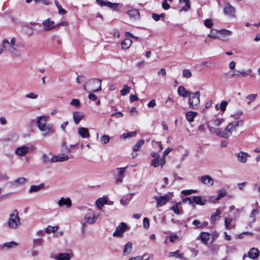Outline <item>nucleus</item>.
Here are the masks:
<instances>
[{
    "label": "nucleus",
    "mask_w": 260,
    "mask_h": 260,
    "mask_svg": "<svg viewBox=\"0 0 260 260\" xmlns=\"http://www.w3.org/2000/svg\"><path fill=\"white\" fill-rule=\"evenodd\" d=\"M49 119L48 115H41L36 117V124L39 129L42 132L43 137H46L55 133L53 125L48 123Z\"/></svg>",
    "instance_id": "nucleus-1"
},
{
    "label": "nucleus",
    "mask_w": 260,
    "mask_h": 260,
    "mask_svg": "<svg viewBox=\"0 0 260 260\" xmlns=\"http://www.w3.org/2000/svg\"><path fill=\"white\" fill-rule=\"evenodd\" d=\"M243 124V120L231 122L226 126L224 130L221 129V132L218 134V136L223 138H228L232 135L234 131H236L239 126H241Z\"/></svg>",
    "instance_id": "nucleus-2"
},
{
    "label": "nucleus",
    "mask_w": 260,
    "mask_h": 260,
    "mask_svg": "<svg viewBox=\"0 0 260 260\" xmlns=\"http://www.w3.org/2000/svg\"><path fill=\"white\" fill-rule=\"evenodd\" d=\"M7 225L9 229L13 230L18 229L21 225L20 218L17 209L14 210L9 215Z\"/></svg>",
    "instance_id": "nucleus-3"
},
{
    "label": "nucleus",
    "mask_w": 260,
    "mask_h": 260,
    "mask_svg": "<svg viewBox=\"0 0 260 260\" xmlns=\"http://www.w3.org/2000/svg\"><path fill=\"white\" fill-rule=\"evenodd\" d=\"M102 80L92 79L83 85L84 89L88 92H95L101 90Z\"/></svg>",
    "instance_id": "nucleus-4"
},
{
    "label": "nucleus",
    "mask_w": 260,
    "mask_h": 260,
    "mask_svg": "<svg viewBox=\"0 0 260 260\" xmlns=\"http://www.w3.org/2000/svg\"><path fill=\"white\" fill-rule=\"evenodd\" d=\"M200 96L199 91L191 92L189 96V106L191 109L197 110L200 106Z\"/></svg>",
    "instance_id": "nucleus-5"
},
{
    "label": "nucleus",
    "mask_w": 260,
    "mask_h": 260,
    "mask_svg": "<svg viewBox=\"0 0 260 260\" xmlns=\"http://www.w3.org/2000/svg\"><path fill=\"white\" fill-rule=\"evenodd\" d=\"M173 196L172 192H168L164 196L153 197V199L156 202L157 208L165 205L172 198Z\"/></svg>",
    "instance_id": "nucleus-6"
},
{
    "label": "nucleus",
    "mask_w": 260,
    "mask_h": 260,
    "mask_svg": "<svg viewBox=\"0 0 260 260\" xmlns=\"http://www.w3.org/2000/svg\"><path fill=\"white\" fill-rule=\"evenodd\" d=\"M100 213L95 211L92 210L91 209H90L85 214L84 217V220L86 223L89 224H92L96 221L97 219L100 216Z\"/></svg>",
    "instance_id": "nucleus-7"
},
{
    "label": "nucleus",
    "mask_w": 260,
    "mask_h": 260,
    "mask_svg": "<svg viewBox=\"0 0 260 260\" xmlns=\"http://www.w3.org/2000/svg\"><path fill=\"white\" fill-rule=\"evenodd\" d=\"M7 45H8L9 47L12 46H16L20 48H23L24 47V45L23 43L20 42L16 43L15 38H12L10 42H9L7 39L4 40L2 42V46L3 48H7Z\"/></svg>",
    "instance_id": "nucleus-8"
},
{
    "label": "nucleus",
    "mask_w": 260,
    "mask_h": 260,
    "mask_svg": "<svg viewBox=\"0 0 260 260\" xmlns=\"http://www.w3.org/2000/svg\"><path fill=\"white\" fill-rule=\"evenodd\" d=\"M128 227L125 223L121 222L120 224L116 228V230L114 232L113 236L116 237H121L123 233L127 230Z\"/></svg>",
    "instance_id": "nucleus-9"
},
{
    "label": "nucleus",
    "mask_w": 260,
    "mask_h": 260,
    "mask_svg": "<svg viewBox=\"0 0 260 260\" xmlns=\"http://www.w3.org/2000/svg\"><path fill=\"white\" fill-rule=\"evenodd\" d=\"M223 12L225 15L230 18H234L235 17L236 10L235 8L229 3L225 4Z\"/></svg>",
    "instance_id": "nucleus-10"
},
{
    "label": "nucleus",
    "mask_w": 260,
    "mask_h": 260,
    "mask_svg": "<svg viewBox=\"0 0 260 260\" xmlns=\"http://www.w3.org/2000/svg\"><path fill=\"white\" fill-rule=\"evenodd\" d=\"M42 24L44 26L46 31H49L56 28V24H54V22L51 20L50 18L43 20Z\"/></svg>",
    "instance_id": "nucleus-11"
},
{
    "label": "nucleus",
    "mask_w": 260,
    "mask_h": 260,
    "mask_svg": "<svg viewBox=\"0 0 260 260\" xmlns=\"http://www.w3.org/2000/svg\"><path fill=\"white\" fill-rule=\"evenodd\" d=\"M29 151V148L26 145H22L17 147L15 150V153L19 156L26 155Z\"/></svg>",
    "instance_id": "nucleus-12"
},
{
    "label": "nucleus",
    "mask_w": 260,
    "mask_h": 260,
    "mask_svg": "<svg viewBox=\"0 0 260 260\" xmlns=\"http://www.w3.org/2000/svg\"><path fill=\"white\" fill-rule=\"evenodd\" d=\"M96 2L101 6L107 7L114 10L116 9L117 6L119 5V4L117 3H112L107 0H96Z\"/></svg>",
    "instance_id": "nucleus-13"
},
{
    "label": "nucleus",
    "mask_w": 260,
    "mask_h": 260,
    "mask_svg": "<svg viewBox=\"0 0 260 260\" xmlns=\"http://www.w3.org/2000/svg\"><path fill=\"white\" fill-rule=\"evenodd\" d=\"M126 14L128 15L130 19L137 20L140 18V12L138 9L133 8L128 10L126 12Z\"/></svg>",
    "instance_id": "nucleus-14"
},
{
    "label": "nucleus",
    "mask_w": 260,
    "mask_h": 260,
    "mask_svg": "<svg viewBox=\"0 0 260 260\" xmlns=\"http://www.w3.org/2000/svg\"><path fill=\"white\" fill-rule=\"evenodd\" d=\"M166 163L165 158L162 157H157L154 158L151 160V165L154 168L158 167L160 166L161 168H162Z\"/></svg>",
    "instance_id": "nucleus-15"
},
{
    "label": "nucleus",
    "mask_w": 260,
    "mask_h": 260,
    "mask_svg": "<svg viewBox=\"0 0 260 260\" xmlns=\"http://www.w3.org/2000/svg\"><path fill=\"white\" fill-rule=\"evenodd\" d=\"M57 204L59 207H62L66 206L67 208H70L72 206V201L69 198L62 197L58 201Z\"/></svg>",
    "instance_id": "nucleus-16"
},
{
    "label": "nucleus",
    "mask_w": 260,
    "mask_h": 260,
    "mask_svg": "<svg viewBox=\"0 0 260 260\" xmlns=\"http://www.w3.org/2000/svg\"><path fill=\"white\" fill-rule=\"evenodd\" d=\"M219 32L220 34L219 39L224 41H228L229 40L228 37L231 36L233 33L232 31L224 29L219 30Z\"/></svg>",
    "instance_id": "nucleus-17"
},
{
    "label": "nucleus",
    "mask_w": 260,
    "mask_h": 260,
    "mask_svg": "<svg viewBox=\"0 0 260 260\" xmlns=\"http://www.w3.org/2000/svg\"><path fill=\"white\" fill-rule=\"evenodd\" d=\"M69 158L67 155L64 154H59L57 155H53L51 159V161L53 162H62L68 160Z\"/></svg>",
    "instance_id": "nucleus-18"
},
{
    "label": "nucleus",
    "mask_w": 260,
    "mask_h": 260,
    "mask_svg": "<svg viewBox=\"0 0 260 260\" xmlns=\"http://www.w3.org/2000/svg\"><path fill=\"white\" fill-rule=\"evenodd\" d=\"M259 255V250L254 247L250 248L247 252V256L251 259H256Z\"/></svg>",
    "instance_id": "nucleus-19"
},
{
    "label": "nucleus",
    "mask_w": 260,
    "mask_h": 260,
    "mask_svg": "<svg viewBox=\"0 0 260 260\" xmlns=\"http://www.w3.org/2000/svg\"><path fill=\"white\" fill-rule=\"evenodd\" d=\"M56 260H70L71 258V255L68 253H60L55 256H51Z\"/></svg>",
    "instance_id": "nucleus-20"
},
{
    "label": "nucleus",
    "mask_w": 260,
    "mask_h": 260,
    "mask_svg": "<svg viewBox=\"0 0 260 260\" xmlns=\"http://www.w3.org/2000/svg\"><path fill=\"white\" fill-rule=\"evenodd\" d=\"M237 159L241 163L246 162L247 158L250 157V155L247 152L240 151L237 154Z\"/></svg>",
    "instance_id": "nucleus-21"
},
{
    "label": "nucleus",
    "mask_w": 260,
    "mask_h": 260,
    "mask_svg": "<svg viewBox=\"0 0 260 260\" xmlns=\"http://www.w3.org/2000/svg\"><path fill=\"white\" fill-rule=\"evenodd\" d=\"M126 167L117 168L116 169L118 171V178L115 180L116 183H120L122 182L123 178L124 177V172Z\"/></svg>",
    "instance_id": "nucleus-22"
},
{
    "label": "nucleus",
    "mask_w": 260,
    "mask_h": 260,
    "mask_svg": "<svg viewBox=\"0 0 260 260\" xmlns=\"http://www.w3.org/2000/svg\"><path fill=\"white\" fill-rule=\"evenodd\" d=\"M200 181L205 185H212L214 183L213 179L209 175H204L199 178Z\"/></svg>",
    "instance_id": "nucleus-23"
},
{
    "label": "nucleus",
    "mask_w": 260,
    "mask_h": 260,
    "mask_svg": "<svg viewBox=\"0 0 260 260\" xmlns=\"http://www.w3.org/2000/svg\"><path fill=\"white\" fill-rule=\"evenodd\" d=\"M73 117L75 123L77 124L84 118V114L82 112L74 111L73 113Z\"/></svg>",
    "instance_id": "nucleus-24"
},
{
    "label": "nucleus",
    "mask_w": 260,
    "mask_h": 260,
    "mask_svg": "<svg viewBox=\"0 0 260 260\" xmlns=\"http://www.w3.org/2000/svg\"><path fill=\"white\" fill-rule=\"evenodd\" d=\"M208 223L206 221H200L198 220H194L192 221V224L194 226V229L202 230L206 228Z\"/></svg>",
    "instance_id": "nucleus-25"
},
{
    "label": "nucleus",
    "mask_w": 260,
    "mask_h": 260,
    "mask_svg": "<svg viewBox=\"0 0 260 260\" xmlns=\"http://www.w3.org/2000/svg\"><path fill=\"white\" fill-rule=\"evenodd\" d=\"M8 51L11 54L12 56L14 57H21V52L17 49L15 46H12L8 48Z\"/></svg>",
    "instance_id": "nucleus-26"
},
{
    "label": "nucleus",
    "mask_w": 260,
    "mask_h": 260,
    "mask_svg": "<svg viewBox=\"0 0 260 260\" xmlns=\"http://www.w3.org/2000/svg\"><path fill=\"white\" fill-rule=\"evenodd\" d=\"M198 240H201L202 243L206 244L210 240V234L206 232H202L197 238Z\"/></svg>",
    "instance_id": "nucleus-27"
},
{
    "label": "nucleus",
    "mask_w": 260,
    "mask_h": 260,
    "mask_svg": "<svg viewBox=\"0 0 260 260\" xmlns=\"http://www.w3.org/2000/svg\"><path fill=\"white\" fill-rule=\"evenodd\" d=\"M178 94L183 98L189 96L191 92L187 91L183 86H179L177 89Z\"/></svg>",
    "instance_id": "nucleus-28"
},
{
    "label": "nucleus",
    "mask_w": 260,
    "mask_h": 260,
    "mask_svg": "<svg viewBox=\"0 0 260 260\" xmlns=\"http://www.w3.org/2000/svg\"><path fill=\"white\" fill-rule=\"evenodd\" d=\"M78 134L82 138H88L89 137V133L87 128H79L78 129Z\"/></svg>",
    "instance_id": "nucleus-29"
},
{
    "label": "nucleus",
    "mask_w": 260,
    "mask_h": 260,
    "mask_svg": "<svg viewBox=\"0 0 260 260\" xmlns=\"http://www.w3.org/2000/svg\"><path fill=\"white\" fill-rule=\"evenodd\" d=\"M192 203L200 205H204L206 202V200L203 199L200 196H193L192 197Z\"/></svg>",
    "instance_id": "nucleus-30"
},
{
    "label": "nucleus",
    "mask_w": 260,
    "mask_h": 260,
    "mask_svg": "<svg viewBox=\"0 0 260 260\" xmlns=\"http://www.w3.org/2000/svg\"><path fill=\"white\" fill-rule=\"evenodd\" d=\"M18 243L14 242V241H11L9 242H6L4 243L3 245L1 246L2 249H4L5 248H6L8 249H10L11 248H15L18 246Z\"/></svg>",
    "instance_id": "nucleus-31"
},
{
    "label": "nucleus",
    "mask_w": 260,
    "mask_h": 260,
    "mask_svg": "<svg viewBox=\"0 0 260 260\" xmlns=\"http://www.w3.org/2000/svg\"><path fill=\"white\" fill-rule=\"evenodd\" d=\"M132 41L131 40L126 38L121 43V47L123 49H128L132 45Z\"/></svg>",
    "instance_id": "nucleus-32"
},
{
    "label": "nucleus",
    "mask_w": 260,
    "mask_h": 260,
    "mask_svg": "<svg viewBox=\"0 0 260 260\" xmlns=\"http://www.w3.org/2000/svg\"><path fill=\"white\" fill-rule=\"evenodd\" d=\"M170 256H175L178 258L181 259L185 260L186 258L184 256V254L183 253H180L179 250H177L174 252H171L169 253Z\"/></svg>",
    "instance_id": "nucleus-33"
},
{
    "label": "nucleus",
    "mask_w": 260,
    "mask_h": 260,
    "mask_svg": "<svg viewBox=\"0 0 260 260\" xmlns=\"http://www.w3.org/2000/svg\"><path fill=\"white\" fill-rule=\"evenodd\" d=\"M132 250V243L131 242H127L124 247V249L123 251V255H127L129 254Z\"/></svg>",
    "instance_id": "nucleus-34"
},
{
    "label": "nucleus",
    "mask_w": 260,
    "mask_h": 260,
    "mask_svg": "<svg viewBox=\"0 0 260 260\" xmlns=\"http://www.w3.org/2000/svg\"><path fill=\"white\" fill-rule=\"evenodd\" d=\"M197 115V113L196 112L188 111L186 114V118L189 122H192Z\"/></svg>",
    "instance_id": "nucleus-35"
},
{
    "label": "nucleus",
    "mask_w": 260,
    "mask_h": 260,
    "mask_svg": "<svg viewBox=\"0 0 260 260\" xmlns=\"http://www.w3.org/2000/svg\"><path fill=\"white\" fill-rule=\"evenodd\" d=\"M219 30L212 29L208 37L213 39H219L220 38Z\"/></svg>",
    "instance_id": "nucleus-36"
},
{
    "label": "nucleus",
    "mask_w": 260,
    "mask_h": 260,
    "mask_svg": "<svg viewBox=\"0 0 260 260\" xmlns=\"http://www.w3.org/2000/svg\"><path fill=\"white\" fill-rule=\"evenodd\" d=\"M44 186V183H41L39 185H31L29 188V192H35L39 191L41 188H42Z\"/></svg>",
    "instance_id": "nucleus-37"
},
{
    "label": "nucleus",
    "mask_w": 260,
    "mask_h": 260,
    "mask_svg": "<svg viewBox=\"0 0 260 260\" xmlns=\"http://www.w3.org/2000/svg\"><path fill=\"white\" fill-rule=\"evenodd\" d=\"M107 203V200L103 198L98 199L95 202L96 205L99 209H101L103 206L106 204Z\"/></svg>",
    "instance_id": "nucleus-38"
},
{
    "label": "nucleus",
    "mask_w": 260,
    "mask_h": 260,
    "mask_svg": "<svg viewBox=\"0 0 260 260\" xmlns=\"http://www.w3.org/2000/svg\"><path fill=\"white\" fill-rule=\"evenodd\" d=\"M44 243V241L42 238H36L32 240L33 247H36L38 246H42Z\"/></svg>",
    "instance_id": "nucleus-39"
},
{
    "label": "nucleus",
    "mask_w": 260,
    "mask_h": 260,
    "mask_svg": "<svg viewBox=\"0 0 260 260\" xmlns=\"http://www.w3.org/2000/svg\"><path fill=\"white\" fill-rule=\"evenodd\" d=\"M151 144L153 148L157 150L158 152H160L163 149L160 142L153 140L151 142Z\"/></svg>",
    "instance_id": "nucleus-40"
},
{
    "label": "nucleus",
    "mask_w": 260,
    "mask_h": 260,
    "mask_svg": "<svg viewBox=\"0 0 260 260\" xmlns=\"http://www.w3.org/2000/svg\"><path fill=\"white\" fill-rule=\"evenodd\" d=\"M58 229V226H51L48 225L45 229V232L48 234L54 233L56 232Z\"/></svg>",
    "instance_id": "nucleus-41"
},
{
    "label": "nucleus",
    "mask_w": 260,
    "mask_h": 260,
    "mask_svg": "<svg viewBox=\"0 0 260 260\" xmlns=\"http://www.w3.org/2000/svg\"><path fill=\"white\" fill-rule=\"evenodd\" d=\"M221 212L219 209H217L215 213H213L211 215V222L214 223L217 218V217L219 216Z\"/></svg>",
    "instance_id": "nucleus-42"
},
{
    "label": "nucleus",
    "mask_w": 260,
    "mask_h": 260,
    "mask_svg": "<svg viewBox=\"0 0 260 260\" xmlns=\"http://www.w3.org/2000/svg\"><path fill=\"white\" fill-rule=\"evenodd\" d=\"M180 204V203H176L174 204L171 208V210H173L175 213L176 214H183V211L182 210H180L178 208V205Z\"/></svg>",
    "instance_id": "nucleus-43"
},
{
    "label": "nucleus",
    "mask_w": 260,
    "mask_h": 260,
    "mask_svg": "<svg viewBox=\"0 0 260 260\" xmlns=\"http://www.w3.org/2000/svg\"><path fill=\"white\" fill-rule=\"evenodd\" d=\"M131 87L125 84L123 86V88L120 90V94L122 96H125L129 93Z\"/></svg>",
    "instance_id": "nucleus-44"
},
{
    "label": "nucleus",
    "mask_w": 260,
    "mask_h": 260,
    "mask_svg": "<svg viewBox=\"0 0 260 260\" xmlns=\"http://www.w3.org/2000/svg\"><path fill=\"white\" fill-rule=\"evenodd\" d=\"M144 144V140L143 139H141L139 141L137 142V143L135 145L133 148V150L134 151H138L140 150L142 146Z\"/></svg>",
    "instance_id": "nucleus-45"
},
{
    "label": "nucleus",
    "mask_w": 260,
    "mask_h": 260,
    "mask_svg": "<svg viewBox=\"0 0 260 260\" xmlns=\"http://www.w3.org/2000/svg\"><path fill=\"white\" fill-rule=\"evenodd\" d=\"M218 196L216 198V200H219L226 196V191L224 188L221 189L217 191Z\"/></svg>",
    "instance_id": "nucleus-46"
},
{
    "label": "nucleus",
    "mask_w": 260,
    "mask_h": 260,
    "mask_svg": "<svg viewBox=\"0 0 260 260\" xmlns=\"http://www.w3.org/2000/svg\"><path fill=\"white\" fill-rule=\"evenodd\" d=\"M110 140V137L109 135H104L100 138V142L102 145H106Z\"/></svg>",
    "instance_id": "nucleus-47"
},
{
    "label": "nucleus",
    "mask_w": 260,
    "mask_h": 260,
    "mask_svg": "<svg viewBox=\"0 0 260 260\" xmlns=\"http://www.w3.org/2000/svg\"><path fill=\"white\" fill-rule=\"evenodd\" d=\"M243 112L241 110H238L231 115V117L235 119H239L243 115Z\"/></svg>",
    "instance_id": "nucleus-48"
},
{
    "label": "nucleus",
    "mask_w": 260,
    "mask_h": 260,
    "mask_svg": "<svg viewBox=\"0 0 260 260\" xmlns=\"http://www.w3.org/2000/svg\"><path fill=\"white\" fill-rule=\"evenodd\" d=\"M130 195L131 194L127 196L126 197H124L120 200V203L122 205H126L129 202V201L131 200V197H130Z\"/></svg>",
    "instance_id": "nucleus-49"
},
{
    "label": "nucleus",
    "mask_w": 260,
    "mask_h": 260,
    "mask_svg": "<svg viewBox=\"0 0 260 260\" xmlns=\"http://www.w3.org/2000/svg\"><path fill=\"white\" fill-rule=\"evenodd\" d=\"M208 127L211 134H215L218 136V134L221 132V129L219 128L214 127L209 125H208Z\"/></svg>",
    "instance_id": "nucleus-50"
},
{
    "label": "nucleus",
    "mask_w": 260,
    "mask_h": 260,
    "mask_svg": "<svg viewBox=\"0 0 260 260\" xmlns=\"http://www.w3.org/2000/svg\"><path fill=\"white\" fill-rule=\"evenodd\" d=\"M179 2L180 3H184L185 6H183L182 9L181 11H186L188 10L190 8V5H189V0H179Z\"/></svg>",
    "instance_id": "nucleus-51"
},
{
    "label": "nucleus",
    "mask_w": 260,
    "mask_h": 260,
    "mask_svg": "<svg viewBox=\"0 0 260 260\" xmlns=\"http://www.w3.org/2000/svg\"><path fill=\"white\" fill-rule=\"evenodd\" d=\"M257 97V94H250L246 96V98L248 101L247 104H250L252 102L255 100Z\"/></svg>",
    "instance_id": "nucleus-52"
},
{
    "label": "nucleus",
    "mask_w": 260,
    "mask_h": 260,
    "mask_svg": "<svg viewBox=\"0 0 260 260\" xmlns=\"http://www.w3.org/2000/svg\"><path fill=\"white\" fill-rule=\"evenodd\" d=\"M136 133L135 132H131L127 133H124L121 135V137L123 139H126L128 138H131L136 136Z\"/></svg>",
    "instance_id": "nucleus-53"
},
{
    "label": "nucleus",
    "mask_w": 260,
    "mask_h": 260,
    "mask_svg": "<svg viewBox=\"0 0 260 260\" xmlns=\"http://www.w3.org/2000/svg\"><path fill=\"white\" fill-rule=\"evenodd\" d=\"M182 75L185 78H189L191 77L192 73L189 70L184 69L183 70Z\"/></svg>",
    "instance_id": "nucleus-54"
},
{
    "label": "nucleus",
    "mask_w": 260,
    "mask_h": 260,
    "mask_svg": "<svg viewBox=\"0 0 260 260\" xmlns=\"http://www.w3.org/2000/svg\"><path fill=\"white\" fill-rule=\"evenodd\" d=\"M224 122L223 118H216L213 120V124L216 126H219Z\"/></svg>",
    "instance_id": "nucleus-55"
},
{
    "label": "nucleus",
    "mask_w": 260,
    "mask_h": 260,
    "mask_svg": "<svg viewBox=\"0 0 260 260\" xmlns=\"http://www.w3.org/2000/svg\"><path fill=\"white\" fill-rule=\"evenodd\" d=\"M252 72V70L251 69H248L246 71H238L237 70V73H239L240 74L241 76L245 77L247 75H249Z\"/></svg>",
    "instance_id": "nucleus-56"
},
{
    "label": "nucleus",
    "mask_w": 260,
    "mask_h": 260,
    "mask_svg": "<svg viewBox=\"0 0 260 260\" xmlns=\"http://www.w3.org/2000/svg\"><path fill=\"white\" fill-rule=\"evenodd\" d=\"M258 211L256 209H253L252 210L250 217L252 218V222H254L255 221V215L258 214Z\"/></svg>",
    "instance_id": "nucleus-57"
},
{
    "label": "nucleus",
    "mask_w": 260,
    "mask_h": 260,
    "mask_svg": "<svg viewBox=\"0 0 260 260\" xmlns=\"http://www.w3.org/2000/svg\"><path fill=\"white\" fill-rule=\"evenodd\" d=\"M143 227L145 229H148L149 228V220L148 218L144 217L143 221Z\"/></svg>",
    "instance_id": "nucleus-58"
},
{
    "label": "nucleus",
    "mask_w": 260,
    "mask_h": 260,
    "mask_svg": "<svg viewBox=\"0 0 260 260\" xmlns=\"http://www.w3.org/2000/svg\"><path fill=\"white\" fill-rule=\"evenodd\" d=\"M232 219L226 217L224 219V224H225V228L226 229H229L230 228V226L232 223Z\"/></svg>",
    "instance_id": "nucleus-59"
},
{
    "label": "nucleus",
    "mask_w": 260,
    "mask_h": 260,
    "mask_svg": "<svg viewBox=\"0 0 260 260\" xmlns=\"http://www.w3.org/2000/svg\"><path fill=\"white\" fill-rule=\"evenodd\" d=\"M38 94L34 92H30L25 95V97L31 99H36L38 98Z\"/></svg>",
    "instance_id": "nucleus-60"
},
{
    "label": "nucleus",
    "mask_w": 260,
    "mask_h": 260,
    "mask_svg": "<svg viewBox=\"0 0 260 260\" xmlns=\"http://www.w3.org/2000/svg\"><path fill=\"white\" fill-rule=\"evenodd\" d=\"M204 25L207 28H210L213 26V23L210 19H206L204 21Z\"/></svg>",
    "instance_id": "nucleus-61"
},
{
    "label": "nucleus",
    "mask_w": 260,
    "mask_h": 260,
    "mask_svg": "<svg viewBox=\"0 0 260 260\" xmlns=\"http://www.w3.org/2000/svg\"><path fill=\"white\" fill-rule=\"evenodd\" d=\"M70 104L72 106H74L77 108H78L80 105V101L78 99H73L72 100Z\"/></svg>",
    "instance_id": "nucleus-62"
},
{
    "label": "nucleus",
    "mask_w": 260,
    "mask_h": 260,
    "mask_svg": "<svg viewBox=\"0 0 260 260\" xmlns=\"http://www.w3.org/2000/svg\"><path fill=\"white\" fill-rule=\"evenodd\" d=\"M227 105H228V102L226 101H222L220 104V108L221 111H222V112H224L226 109V107Z\"/></svg>",
    "instance_id": "nucleus-63"
},
{
    "label": "nucleus",
    "mask_w": 260,
    "mask_h": 260,
    "mask_svg": "<svg viewBox=\"0 0 260 260\" xmlns=\"http://www.w3.org/2000/svg\"><path fill=\"white\" fill-rule=\"evenodd\" d=\"M26 181V179L25 178L21 177L17 179L15 182L18 184H24Z\"/></svg>",
    "instance_id": "nucleus-64"
}]
</instances>
